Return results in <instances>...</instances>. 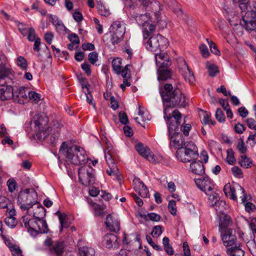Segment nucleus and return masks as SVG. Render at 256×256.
Wrapping results in <instances>:
<instances>
[{
	"instance_id": "obj_17",
	"label": "nucleus",
	"mask_w": 256,
	"mask_h": 256,
	"mask_svg": "<svg viewBox=\"0 0 256 256\" xmlns=\"http://www.w3.org/2000/svg\"><path fill=\"white\" fill-rule=\"evenodd\" d=\"M104 245L110 249L118 248L119 242L117 236L113 234H108L104 236L103 240Z\"/></svg>"
},
{
	"instance_id": "obj_60",
	"label": "nucleus",
	"mask_w": 256,
	"mask_h": 256,
	"mask_svg": "<svg viewBox=\"0 0 256 256\" xmlns=\"http://www.w3.org/2000/svg\"><path fill=\"white\" fill-rule=\"evenodd\" d=\"M68 38L70 40L76 44H78L80 43V39L78 35L76 34H72L69 35Z\"/></svg>"
},
{
	"instance_id": "obj_36",
	"label": "nucleus",
	"mask_w": 256,
	"mask_h": 256,
	"mask_svg": "<svg viewBox=\"0 0 256 256\" xmlns=\"http://www.w3.org/2000/svg\"><path fill=\"white\" fill-rule=\"evenodd\" d=\"M226 204L224 201L220 200L216 202L212 206L218 213H222L225 210Z\"/></svg>"
},
{
	"instance_id": "obj_44",
	"label": "nucleus",
	"mask_w": 256,
	"mask_h": 256,
	"mask_svg": "<svg viewBox=\"0 0 256 256\" xmlns=\"http://www.w3.org/2000/svg\"><path fill=\"white\" fill-rule=\"evenodd\" d=\"M98 13L102 16H108L110 14L109 10L104 5L101 4L98 6Z\"/></svg>"
},
{
	"instance_id": "obj_14",
	"label": "nucleus",
	"mask_w": 256,
	"mask_h": 256,
	"mask_svg": "<svg viewBox=\"0 0 256 256\" xmlns=\"http://www.w3.org/2000/svg\"><path fill=\"white\" fill-rule=\"evenodd\" d=\"M245 28L248 31H252L256 28V12L248 11L242 16Z\"/></svg>"
},
{
	"instance_id": "obj_7",
	"label": "nucleus",
	"mask_w": 256,
	"mask_h": 256,
	"mask_svg": "<svg viewBox=\"0 0 256 256\" xmlns=\"http://www.w3.org/2000/svg\"><path fill=\"white\" fill-rule=\"evenodd\" d=\"M105 158L109 169L106 170V172L109 176H118V170L116 165L115 160L117 157V154L113 146L110 144H106V147L104 150Z\"/></svg>"
},
{
	"instance_id": "obj_26",
	"label": "nucleus",
	"mask_w": 256,
	"mask_h": 256,
	"mask_svg": "<svg viewBox=\"0 0 256 256\" xmlns=\"http://www.w3.org/2000/svg\"><path fill=\"white\" fill-rule=\"evenodd\" d=\"M134 188L136 192H138L139 195L142 198L148 196L149 192L144 184L139 180L134 182Z\"/></svg>"
},
{
	"instance_id": "obj_28",
	"label": "nucleus",
	"mask_w": 256,
	"mask_h": 256,
	"mask_svg": "<svg viewBox=\"0 0 256 256\" xmlns=\"http://www.w3.org/2000/svg\"><path fill=\"white\" fill-rule=\"evenodd\" d=\"M111 30L117 34H119V32L122 33V35L124 36L126 32V26L123 22L117 20L114 22L112 24Z\"/></svg>"
},
{
	"instance_id": "obj_33",
	"label": "nucleus",
	"mask_w": 256,
	"mask_h": 256,
	"mask_svg": "<svg viewBox=\"0 0 256 256\" xmlns=\"http://www.w3.org/2000/svg\"><path fill=\"white\" fill-rule=\"evenodd\" d=\"M238 164L242 167L248 168L252 166V162L246 155H242L239 158Z\"/></svg>"
},
{
	"instance_id": "obj_32",
	"label": "nucleus",
	"mask_w": 256,
	"mask_h": 256,
	"mask_svg": "<svg viewBox=\"0 0 256 256\" xmlns=\"http://www.w3.org/2000/svg\"><path fill=\"white\" fill-rule=\"evenodd\" d=\"M80 256H94L95 250L90 247L83 246L79 248Z\"/></svg>"
},
{
	"instance_id": "obj_15",
	"label": "nucleus",
	"mask_w": 256,
	"mask_h": 256,
	"mask_svg": "<svg viewBox=\"0 0 256 256\" xmlns=\"http://www.w3.org/2000/svg\"><path fill=\"white\" fill-rule=\"evenodd\" d=\"M136 148L140 154L146 158L148 161L154 163L159 162L158 158L155 156L150 148L145 147L142 144H138L136 146Z\"/></svg>"
},
{
	"instance_id": "obj_2",
	"label": "nucleus",
	"mask_w": 256,
	"mask_h": 256,
	"mask_svg": "<svg viewBox=\"0 0 256 256\" xmlns=\"http://www.w3.org/2000/svg\"><path fill=\"white\" fill-rule=\"evenodd\" d=\"M59 154L64 156L70 163L74 165L84 164L87 160L85 150L77 146H68L66 142H63L60 146Z\"/></svg>"
},
{
	"instance_id": "obj_9",
	"label": "nucleus",
	"mask_w": 256,
	"mask_h": 256,
	"mask_svg": "<svg viewBox=\"0 0 256 256\" xmlns=\"http://www.w3.org/2000/svg\"><path fill=\"white\" fill-rule=\"evenodd\" d=\"M80 182L86 186L93 184L95 182L94 170L90 166H84L79 168Z\"/></svg>"
},
{
	"instance_id": "obj_51",
	"label": "nucleus",
	"mask_w": 256,
	"mask_h": 256,
	"mask_svg": "<svg viewBox=\"0 0 256 256\" xmlns=\"http://www.w3.org/2000/svg\"><path fill=\"white\" fill-rule=\"evenodd\" d=\"M199 48L203 57L207 58L209 56L210 52L206 45L202 44L200 46Z\"/></svg>"
},
{
	"instance_id": "obj_6",
	"label": "nucleus",
	"mask_w": 256,
	"mask_h": 256,
	"mask_svg": "<svg viewBox=\"0 0 256 256\" xmlns=\"http://www.w3.org/2000/svg\"><path fill=\"white\" fill-rule=\"evenodd\" d=\"M150 35L146 40L144 42L146 48L152 52H156L158 50H162L166 48L168 44L167 38L160 34Z\"/></svg>"
},
{
	"instance_id": "obj_30",
	"label": "nucleus",
	"mask_w": 256,
	"mask_h": 256,
	"mask_svg": "<svg viewBox=\"0 0 256 256\" xmlns=\"http://www.w3.org/2000/svg\"><path fill=\"white\" fill-rule=\"evenodd\" d=\"M36 204L37 206L34 210V218L42 219L46 215L45 209L42 205L38 202Z\"/></svg>"
},
{
	"instance_id": "obj_52",
	"label": "nucleus",
	"mask_w": 256,
	"mask_h": 256,
	"mask_svg": "<svg viewBox=\"0 0 256 256\" xmlns=\"http://www.w3.org/2000/svg\"><path fill=\"white\" fill-rule=\"evenodd\" d=\"M98 60V54L96 52H92L88 54V60L92 64H94Z\"/></svg>"
},
{
	"instance_id": "obj_23",
	"label": "nucleus",
	"mask_w": 256,
	"mask_h": 256,
	"mask_svg": "<svg viewBox=\"0 0 256 256\" xmlns=\"http://www.w3.org/2000/svg\"><path fill=\"white\" fill-rule=\"evenodd\" d=\"M190 170L194 174L202 175L204 174V168L202 162L200 160H196L191 162L190 164Z\"/></svg>"
},
{
	"instance_id": "obj_64",
	"label": "nucleus",
	"mask_w": 256,
	"mask_h": 256,
	"mask_svg": "<svg viewBox=\"0 0 256 256\" xmlns=\"http://www.w3.org/2000/svg\"><path fill=\"white\" fill-rule=\"evenodd\" d=\"M130 251L125 250L121 249L120 251L116 254L114 256H130Z\"/></svg>"
},
{
	"instance_id": "obj_56",
	"label": "nucleus",
	"mask_w": 256,
	"mask_h": 256,
	"mask_svg": "<svg viewBox=\"0 0 256 256\" xmlns=\"http://www.w3.org/2000/svg\"><path fill=\"white\" fill-rule=\"evenodd\" d=\"M59 220L60 223L61 230L64 228H68L70 226V222H68L66 215L64 218Z\"/></svg>"
},
{
	"instance_id": "obj_39",
	"label": "nucleus",
	"mask_w": 256,
	"mask_h": 256,
	"mask_svg": "<svg viewBox=\"0 0 256 256\" xmlns=\"http://www.w3.org/2000/svg\"><path fill=\"white\" fill-rule=\"evenodd\" d=\"M206 68L208 70L209 74L211 76H215L216 74L218 72L217 66L214 64L208 62L206 64Z\"/></svg>"
},
{
	"instance_id": "obj_10",
	"label": "nucleus",
	"mask_w": 256,
	"mask_h": 256,
	"mask_svg": "<svg viewBox=\"0 0 256 256\" xmlns=\"http://www.w3.org/2000/svg\"><path fill=\"white\" fill-rule=\"evenodd\" d=\"M44 245L47 247L49 254L52 256H62L66 246L64 242H54L50 238L45 240Z\"/></svg>"
},
{
	"instance_id": "obj_50",
	"label": "nucleus",
	"mask_w": 256,
	"mask_h": 256,
	"mask_svg": "<svg viewBox=\"0 0 256 256\" xmlns=\"http://www.w3.org/2000/svg\"><path fill=\"white\" fill-rule=\"evenodd\" d=\"M147 220H150L154 222H158L160 220V216L154 212L149 213L146 216Z\"/></svg>"
},
{
	"instance_id": "obj_40",
	"label": "nucleus",
	"mask_w": 256,
	"mask_h": 256,
	"mask_svg": "<svg viewBox=\"0 0 256 256\" xmlns=\"http://www.w3.org/2000/svg\"><path fill=\"white\" fill-rule=\"evenodd\" d=\"M17 65L20 67L22 70H26L28 68V62L26 59L22 56H20L16 60Z\"/></svg>"
},
{
	"instance_id": "obj_24",
	"label": "nucleus",
	"mask_w": 256,
	"mask_h": 256,
	"mask_svg": "<svg viewBox=\"0 0 256 256\" xmlns=\"http://www.w3.org/2000/svg\"><path fill=\"white\" fill-rule=\"evenodd\" d=\"M171 144L174 147L180 148L184 147L186 142H184L182 134L179 132H174L171 137Z\"/></svg>"
},
{
	"instance_id": "obj_12",
	"label": "nucleus",
	"mask_w": 256,
	"mask_h": 256,
	"mask_svg": "<svg viewBox=\"0 0 256 256\" xmlns=\"http://www.w3.org/2000/svg\"><path fill=\"white\" fill-rule=\"evenodd\" d=\"M20 224L22 226L26 228L32 236H35L38 234L40 229L38 225V219H30L28 216H25L20 220Z\"/></svg>"
},
{
	"instance_id": "obj_22",
	"label": "nucleus",
	"mask_w": 256,
	"mask_h": 256,
	"mask_svg": "<svg viewBox=\"0 0 256 256\" xmlns=\"http://www.w3.org/2000/svg\"><path fill=\"white\" fill-rule=\"evenodd\" d=\"M232 232V230H228L226 232H222V240L226 246H232L236 244V238Z\"/></svg>"
},
{
	"instance_id": "obj_29",
	"label": "nucleus",
	"mask_w": 256,
	"mask_h": 256,
	"mask_svg": "<svg viewBox=\"0 0 256 256\" xmlns=\"http://www.w3.org/2000/svg\"><path fill=\"white\" fill-rule=\"evenodd\" d=\"M230 222V218L228 216L224 215L222 218H220L219 228L221 233L226 232L228 230H232V229L228 228Z\"/></svg>"
},
{
	"instance_id": "obj_3",
	"label": "nucleus",
	"mask_w": 256,
	"mask_h": 256,
	"mask_svg": "<svg viewBox=\"0 0 256 256\" xmlns=\"http://www.w3.org/2000/svg\"><path fill=\"white\" fill-rule=\"evenodd\" d=\"M225 194L229 196L234 200H237L236 195L241 198L242 202L245 204L246 210L250 212L255 209V206L252 202H246L248 196L245 194L244 190L240 185L236 184L235 187H232L230 184H226L224 188Z\"/></svg>"
},
{
	"instance_id": "obj_18",
	"label": "nucleus",
	"mask_w": 256,
	"mask_h": 256,
	"mask_svg": "<svg viewBox=\"0 0 256 256\" xmlns=\"http://www.w3.org/2000/svg\"><path fill=\"white\" fill-rule=\"evenodd\" d=\"M105 223L106 227L110 231L116 232L120 230V222L116 216L108 215Z\"/></svg>"
},
{
	"instance_id": "obj_4",
	"label": "nucleus",
	"mask_w": 256,
	"mask_h": 256,
	"mask_svg": "<svg viewBox=\"0 0 256 256\" xmlns=\"http://www.w3.org/2000/svg\"><path fill=\"white\" fill-rule=\"evenodd\" d=\"M176 156L182 162H192L198 157L197 147L194 142H187L184 147L178 149Z\"/></svg>"
},
{
	"instance_id": "obj_41",
	"label": "nucleus",
	"mask_w": 256,
	"mask_h": 256,
	"mask_svg": "<svg viewBox=\"0 0 256 256\" xmlns=\"http://www.w3.org/2000/svg\"><path fill=\"white\" fill-rule=\"evenodd\" d=\"M227 157H226V161L227 162L231 165H233L235 164L236 160L234 157V152L232 149H228L227 150Z\"/></svg>"
},
{
	"instance_id": "obj_11",
	"label": "nucleus",
	"mask_w": 256,
	"mask_h": 256,
	"mask_svg": "<svg viewBox=\"0 0 256 256\" xmlns=\"http://www.w3.org/2000/svg\"><path fill=\"white\" fill-rule=\"evenodd\" d=\"M46 120H45L42 116H35L34 117L32 121L31 122V128L35 132L38 136L45 138L46 136Z\"/></svg>"
},
{
	"instance_id": "obj_45",
	"label": "nucleus",
	"mask_w": 256,
	"mask_h": 256,
	"mask_svg": "<svg viewBox=\"0 0 256 256\" xmlns=\"http://www.w3.org/2000/svg\"><path fill=\"white\" fill-rule=\"evenodd\" d=\"M206 41L209 45L211 52L216 55H219L220 52L218 50L216 44L208 38L206 39Z\"/></svg>"
},
{
	"instance_id": "obj_54",
	"label": "nucleus",
	"mask_w": 256,
	"mask_h": 256,
	"mask_svg": "<svg viewBox=\"0 0 256 256\" xmlns=\"http://www.w3.org/2000/svg\"><path fill=\"white\" fill-rule=\"evenodd\" d=\"M118 116H119L120 121L122 124H126L128 123V118L126 114L124 112L122 111L120 112Z\"/></svg>"
},
{
	"instance_id": "obj_53",
	"label": "nucleus",
	"mask_w": 256,
	"mask_h": 256,
	"mask_svg": "<svg viewBox=\"0 0 256 256\" xmlns=\"http://www.w3.org/2000/svg\"><path fill=\"white\" fill-rule=\"evenodd\" d=\"M232 172L234 176L240 178L242 177V170L238 166H234L232 168Z\"/></svg>"
},
{
	"instance_id": "obj_19",
	"label": "nucleus",
	"mask_w": 256,
	"mask_h": 256,
	"mask_svg": "<svg viewBox=\"0 0 256 256\" xmlns=\"http://www.w3.org/2000/svg\"><path fill=\"white\" fill-rule=\"evenodd\" d=\"M182 67L180 68L181 73L185 80L190 84H193L195 81V78L193 73L190 70L186 61L181 59Z\"/></svg>"
},
{
	"instance_id": "obj_34",
	"label": "nucleus",
	"mask_w": 256,
	"mask_h": 256,
	"mask_svg": "<svg viewBox=\"0 0 256 256\" xmlns=\"http://www.w3.org/2000/svg\"><path fill=\"white\" fill-rule=\"evenodd\" d=\"M92 206L94 209V212L96 216H102L104 214V210L106 206L104 205H100L96 203H92Z\"/></svg>"
},
{
	"instance_id": "obj_49",
	"label": "nucleus",
	"mask_w": 256,
	"mask_h": 256,
	"mask_svg": "<svg viewBox=\"0 0 256 256\" xmlns=\"http://www.w3.org/2000/svg\"><path fill=\"white\" fill-rule=\"evenodd\" d=\"M207 194L208 195V199L212 206L216 202H217L220 200L219 196L216 192L212 193V194Z\"/></svg>"
},
{
	"instance_id": "obj_61",
	"label": "nucleus",
	"mask_w": 256,
	"mask_h": 256,
	"mask_svg": "<svg viewBox=\"0 0 256 256\" xmlns=\"http://www.w3.org/2000/svg\"><path fill=\"white\" fill-rule=\"evenodd\" d=\"M246 121L250 128L256 130V121L254 118H248Z\"/></svg>"
},
{
	"instance_id": "obj_1",
	"label": "nucleus",
	"mask_w": 256,
	"mask_h": 256,
	"mask_svg": "<svg viewBox=\"0 0 256 256\" xmlns=\"http://www.w3.org/2000/svg\"><path fill=\"white\" fill-rule=\"evenodd\" d=\"M160 93L165 106L164 110V118L166 121L168 130L170 134L178 130L182 114L178 110H174L172 117L170 114H167L168 108L176 106L183 108L188 104V102L186 96L176 84H165L163 88H160Z\"/></svg>"
},
{
	"instance_id": "obj_31",
	"label": "nucleus",
	"mask_w": 256,
	"mask_h": 256,
	"mask_svg": "<svg viewBox=\"0 0 256 256\" xmlns=\"http://www.w3.org/2000/svg\"><path fill=\"white\" fill-rule=\"evenodd\" d=\"M226 253L230 256H244V251L240 248V244L238 246L228 248Z\"/></svg>"
},
{
	"instance_id": "obj_27",
	"label": "nucleus",
	"mask_w": 256,
	"mask_h": 256,
	"mask_svg": "<svg viewBox=\"0 0 256 256\" xmlns=\"http://www.w3.org/2000/svg\"><path fill=\"white\" fill-rule=\"evenodd\" d=\"M12 74L11 70L2 64H0V85L6 84L5 79Z\"/></svg>"
},
{
	"instance_id": "obj_46",
	"label": "nucleus",
	"mask_w": 256,
	"mask_h": 256,
	"mask_svg": "<svg viewBox=\"0 0 256 256\" xmlns=\"http://www.w3.org/2000/svg\"><path fill=\"white\" fill-rule=\"evenodd\" d=\"M202 122L205 124H211L214 126L216 124L214 121H213L210 118V114L208 112H204L203 118L202 120Z\"/></svg>"
},
{
	"instance_id": "obj_20",
	"label": "nucleus",
	"mask_w": 256,
	"mask_h": 256,
	"mask_svg": "<svg viewBox=\"0 0 256 256\" xmlns=\"http://www.w3.org/2000/svg\"><path fill=\"white\" fill-rule=\"evenodd\" d=\"M0 100H7L12 99L14 96V90L11 86L0 85Z\"/></svg>"
},
{
	"instance_id": "obj_38",
	"label": "nucleus",
	"mask_w": 256,
	"mask_h": 256,
	"mask_svg": "<svg viewBox=\"0 0 256 256\" xmlns=\"http://www.w3.org/2000/svg\"><path fill=\"white\" fill-rule=\"evenodd\" d=\"M110 33L112 34L111 41L114 44L120 42L123 38L124 35H122V33L119 32V34H117L116 32H112L111 30Z\"/></svg>"
},
{
	"instance_id": "obj_37",
	"label": "nucleus",
	"mask_w": 256,
	"mask_h": 256,
	"mask_svg": "<svg viewBox=\"0 0 256 256\" xmlns=\"http://www.w3.org/2000/svg\"><path fill=\"white\" fill-rule=\"evenodd\" d=\"M38 228H40V230H38V233H46L48 232V228L47 224L44 220L42 219H38Z\"/></svg>"
},
{
	"instance_id": "obj_63",
	"label": "nucleus",
	"mask_w": 256,
	"mask_h": 256,
	"mask_svg": "<svg viewBox=\"0 0 256 256\" xmlns=\"http://www.w3.org/2000/svg\"><path fill=\"white\" fill-rule=\"evenodd\" d=\"M56 31L60 34H64L66 32V28L64 26L62 22H60V24H58V25L56 26Z\"/></svg>"
},
{
	"instance_id": "obj_21",
	"label": "nucleus",
	"mask_w": 256,
	"mask_h": 256,
	"mask_svg": "<svg viewBox=\"0 0 256 256\" xmlns=\"http://www.w3.org/2000/svg\"><path fill=\"white\" fill-rule=\"evenodd\" d=\"M169 56L165 52H160L155 55V60L157 66L160 68H166L170 65Z\"/></svg>"
},
{
	"instance_id": "obj_25",
	"label": "nucleus",
	"mask_w": 256,
	"mask_h": 256,
	"mask_svg": "<svg viewBox=\"0 0 256 256\" xmlns=\"http://www.w3.org/2000/svg\"><path fill=\"white\" fill-rule=\"evenodd\" d=\"M15 210L14 208H11L8 210H6V214L8 216L5 218L6 224L12 228H14L17 224L18 222L16 218L14 216L15 215Z\"/></svg>"
},
{
	"instance_id": "obj_58",
	"label": "nucleus",
	"mask_w": 256,
	"mask_h": 256,
	"mask_svg": "<svg viewBox=\"0 0 256 256\" xmlns=\"http://www.w3.org/2000/svg\"><path fill=\"white\" fill-rule=\"evenodd\" d=\"M27 36L28 40L30 42L34 41L36 38L35 30L32 28H29V32Z\"/></svg>"
},
{
	"instance_id": "obj_57",
	"label": "nucleus",
	"mask_w": 256,
	"mask_h": 256,
	"mask_svg": "<svg viewBox=\"0 0 256 256\" xmlns=\"http://www.w3.org/2000/svg\"><path fill=\"white\" fill-rule=\"evenodd\" d=\"M162 226H156L153 228L151 234L153 236H154V235L159 236L162 234Z\"/></svg>"
},
{
	"instance_id": "obj_48",
	"label": "nucleus",
	"mask_w": 256,
	"mask_h": 256,
	"mask_svg": "<svg viewBox=\"0 0 256 256\" xmlns=\"http://www.w3.org/2000/svg\"><path fill=\"white\" fill-rule=\"evenodd\" d=\"M168 208L170 214L172 215H176V202L174 200L169 202Z\"/></svg>"
},
{
	"instance_id": "obj_5",
	"label": "nucleus",
	"mask_w": 256,
	"mask_h": 256,
	"mask_svg": "<svg viewBox=\"0 0 256 256\" xmlns=\"http://www.w3.org/2000/svg\"><path fill=\"white\" fill-rule=\"evenodd\" d=\"M38 194L33 188L21 190L18 196V204L24 210H28L37 203Z\"/></svg>"
},
{
	"instance_id": "obj_47",
	"label": "nucleus",
	"mask_w": 256,
	"mask_h": 256,
	"mask_svg": "<svg viewBox=\"0 0 256 256\" xmlns=\"http://www.w3.org/2000/svg\"><path fill=\"white\" fill-rule=\"evenodd\" d=\"M215 116L216 119L220 122H223L225 121V117L224 112L220 108L216 109Z\"/></svg>"
},
{
	"instance_id": "obj_62",
	"label": "nucleus",
	"mask_w": 256,
	"mask_h": 256,
	"mask_svg": "<svg viewBox=\"0 0 256 256\" xmlns=\"http://www.w3.org/2000/svg\"><path fill=\"white\" fill-rule=\"evenodd\" d=\"M26 90H27V88H26L23 87L20 88L17 96L20 98L26 99L27 98V95L26 92Z\"/></svg>"
},
{
	"instance_id": "obj_59",
	"label": "nucleus",
	"mask_w": 256,
	"mask_h": 256,
	"mask_svg": "<svg viewBox=\"0 0 256 256\" xmlns=\"http://www.w3.org/2000/svg\"><path fill=\"white\" fill-rule=\"evenodd\" d=\"M237 147L238 150L242 154L245 153L246 151L247 148L244 146L243 140L242 139L239 140Z\"/></svg>"
},
{
	"instance_id": "obj_8",
	"label": "nucleus",
	"mask_w": 256,
	"mask_h": 256,
	"mask_svg": "<svg viewBox=\"0 0 256 256\" xmlns=\"http://www.w3.org/2000/svg\"><path fill=\"white\" fill-rule=\"evenodd\" d=\"M134 16L138 24L142 26L144 39L146 40L156 29L155 26L150 22V14L148 13L140 14L136 12Z\"/></svg>"
},
{
	"instance_id": "obj_42",
	"label": "nucleus",
	"mask_w": 256,
	"mask_h": 256,
	"mask_svg": "<svg viewBox=\"0 0 256 256\" xmlns=\"http://www.w3.org/2000/svg\"><path fill=\"white\" fill-rule=\"evenodd\" d=\"M28 94L30 100H32L35 103H38L40 100V95L35 92L30 91Z\"/></svg>"
},
{
	"instance_id": "obj_13",
	"label": "nucleus",
	"mask_w": 256,
	"mask_h": 256,
	"mask_svg": "<svg viewBox=\"0 0 256 256\" xmlns=\"http://www.w3.org/2000/svg\"><path fill=\"white\" fill-rule=\"evenodd\" d=\"M122 60L119 58H115L112 61V66L114 71L117 74H120L123 78L130 76L129 68L130 64H126L124 68H122Z\"/></svg>"
},
{
	"instance_id": "obj_55",
	"label": "nucleus",
	"mask_w": 256,
	"mask_h": 256,
	"mask_svg": "<svg viewBox=\"0 0 256 256\" xmlns=\"http://www.w3.org/2000/svg\"><path fill=\"white\" fill-rule=\"evenodd\" d=\"M8 190L10 192H13L16 190V182L14 179H10L7 182Z\"/></svg>"
},
{
	"instance_id": "obj_35",
	"label": "nucleus",
	"mask_w": 256,
	"mask_h": 256,
	"mask_svg": "<svg viewBox=\"0 0 256 256\" xmlns=\"http://www.w3.org/2000/svg\"><path fill=\"white\" fill-rule=\"evenodd\" d=\"M164 68H160L158 70V79L159 80H166L171 76V72L169 70L164 69Z\"/></svg>"
},
{
	"instance_id": "obj_16",
	"label": "nucleus",
	"mask_w": 256,
	"mask_h": 256,
	"mask_svg": "<svg viewBox=\"0 0 256 256\" xmlns=\"http://www.w3.org/2000/svg\"><path fill=\"white\" fill-rule=\"evenodd\" d=\"M194 180L197 186L206 194L208 192H211L214 188L212 181L208 176L195 179Z\"/></svg>"
},
{
	"instance_id": "obj_43",
	"label": "nucleus",
	"mask_w": 256,
	"mask_h": 256,
	"mask_svg": "<svg viewBox=\"0 0 256 256\" xmlns=\"http://www.w3.org/2000/svg\"><path fill=\"white\" fill-rule=\"evenodd\" d=\"M10 250L13 256H24L22 254V250L18 246L14 245L10 246Z\"/></svg>"
}]
</instances>
